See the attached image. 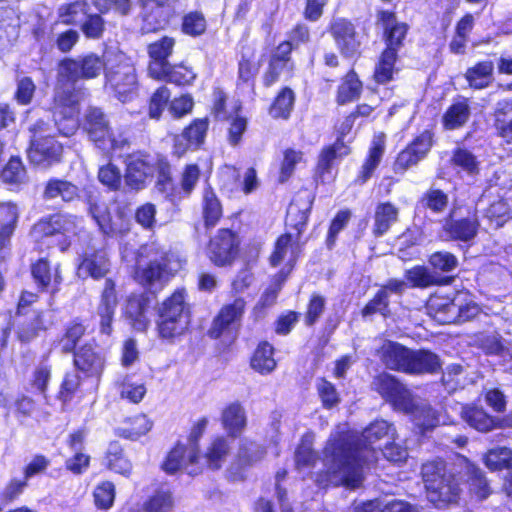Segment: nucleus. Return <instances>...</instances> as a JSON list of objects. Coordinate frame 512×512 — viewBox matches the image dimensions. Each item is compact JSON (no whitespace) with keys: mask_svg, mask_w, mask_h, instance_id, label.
Instances as JSON below:
<instances>
[{"mask_svg":"<svg viewBox=\"0 0 512 512\" xmlns=\"http://www.w3.org/2000/svg\"><path fill=\"white\" fill-rule=\"evenodd\" d=\"M398 219V208L390 202L380 203L375 209L374 233L385 234Z\"/></svg>","mask_w":512,"mask_h":512,"instance_id":"obj_36","label":"nucleus"},{"mask_svg":"<svg viewBox=\"0 0 512 512\" xmlns=\"http://www.w3.org/2000/svg\"><path fill=\"white\" fill-rule=\"evenodd\" d=\"M406 288V283L402 280L392 279L382 287L376 296L365 306L363 315L368 316L374 313H380L383 316L388 314V298L391 293L400 294Z\"/></svg>","mask_w":512,"mask_h":512,"instance_id":"obj_28","label":"nucleus"},{"mask_svg":"<svg viewBox=\"0 0 512 512\" xmlns=\"http://www.w3.org/2000/svg\"><path fill=\"white\" fill-rule=\"evenodd\" d=\"M264 456V450L258 444L243 440L241 442L239 452H238V461L240 465H251L261 460Z\"/></svg>","mask_w":512,"mask_h":512,"instance_id":"obj_60","label":"nucleus"},{"mask_svg":"<svg viewBox=\"0 0 512 512\" xmlns=\"http://www.w3.org/2000/svg\"><path fill=\"white\" fill-rule=\"evenodd\" d=\"M222 425L229 436L235 438L242 433L246 426V414L239 403L228 405L222 412Z\"/></svg>","mask_w":512,"mask_h":512,"instance_id":"obj_33","label":"nucleus"},{"mask_svg":"<svg viewBox=\"0 0 512 512\" xmlns=\"http://www.w3.org/2000/svg\"><path fill=\"white\" fill-rule=\"evenodd\" d=\"M294 102V92L290 88L285 87L276 96L274 102L272 103L269 109V114L271 115V117L275 119H287L291 114Z\"/></svg>","mask_w":512,"mask_h":512,"instance_id":"obj_42","label":"nucleus"},{"mask_svg":"<svg viewBox=\"0 0 512 512\" xmlns=\"http://www.w3.org/2000/svg\"><path fill=\"white\" fill-rule=\"evenodd\" d=\"M373 386L395 410L410 414L412 421L421 432L446 423L429 406L415 402L410 391L390 374L378 375L373 381Z\"/></svg>","mask_w":512,"mask_h":512,"instance_id":"obj_3","label":"nucleus"},{"mask_svg":"<svg viewBox=\"0 0 512 512\" xmlns=\"http://www.w3.org/2000/svg\"><path fill=\"white\" fill-rule=\"evenodd\" d=\"M174 44L175 42L172 38L163 37L149 45L148 53L151 61L148 73L151 77H162L164 75L165 67L169 65L167 58L171 55Z\"/></svg>","mask_w":512,"mask_h":512,"instance_id":"obj_24","label":"nucleus"},{"mask_svg":"<svg viewBox=\"0 0 512 512\" xmlns=\"http://www.w3.org/2000/svg\"><path fill=\"white\" fill-rule=\"evenodd\" d=\"M378 20L384 28L386 49L392 48L397 53V49L402 45V41L406 36L407 25L398 22L395 14L390 11H380L378 13Z\"/></svg>","mask_w":512,"mask_h":512,"instance_id":"obj_26","label":"nucleus"},{"mask_svg":"<svg viewBox=\"0 0 512 512\" xmlns=\"http://www.w3.org/2000/svg\"><path fill=\"white\" fill-rule=\"evenodd\" d=\"M298 252L299 239L291 232H287L277 239L274 251L270 256V263L274 267L283 265L279 274L281 281H284L292 270Z\"/></svg>","mask_w":512,"mask_h":512,"instance_id":"obj_15","label":"nucleus"},{"mask_svg":"<svg viewBox=\"0 0 512 512\" xmlns=\"http://www.w3.org/2000/svg\"><path fill=\"white\" fill-rule=\"evenodd\" d=\"M470 115L466 100L453 103L443 116V124L446 129H456L463 126Z\"/></svg>","mask_w":512,"mask_h":512,"instance_id":"obj_41","label":"nucleus"},{"mask_svg":"<svg viewBox=\"0 0 512 512\" xmlns=\"http://www.w3.org/2000/svg\"><path fill=\"white\" fill-rule=\"evenodd\" d=\"M172 506V497L169 491L160 490L145 501L141 508L131 506L129 512H167Z\"/></svg>","mask_w":512,"mask_h":512,"instance_id":"obj_44","label":"nucleus"},{"mask_svg":"<svg viewBox=\"0 0 512 512\" xmlns=\"http://www.w3.org/2000/svg\"><path fill=\"white\" fill-rule=\"evenodd\" d=\"M78 226L79 220L75 216L57 214L36 223L32 235L36 241L47 239L49 245H56L64 251L77 234Z\"/></svg>","mask_w":512,"mask_h":512,"instance_id":"obj_11","label":"nucleus"},{"mask_svg":"<svg viewBox=\"0 0 512 512\" xmlns=\"http://www.w3.org/2000/svg\"><path fill=\"white\" fill-rule=\"evenodd\" d=\"M201 460L195 445L186 446L179 443L167 454L162 469L169 474L184 470L189 475H195L201 470Z\"/></svg>","mask_w":512,"mask_h":512,"instance_id":"obj_13","label":"nucleus"},{"mask_svg":"<svg viewBox=\"0 0 512 512\" xmlns=\"http://www.w3.org/2000/svg\"><path fill=\"white\" fill-rule=\"evenodd\" d=\"M245 309V301L242 298L235 299L231 304L222 307L218 316L214 319L209 331L213 338L221 337L225 332L235 329Z\"/></svg>","mask_w":512,"mask_h":512,"instance_id":"obj_19","label":"nucleus"},{"mask_svg":"<svg viewBox=\"0 0 512 512\" xmlns=\"http://www.w3.org/2000/svg\"><path fill=\"white\" fill-rule=\"evenodd\" d=\"M462 418L474 429L487 432L494 428L495 421L483 409L477 407H463Z\"/></svg>","mask_w":512,"mask_h":512,"instance_id":"obj_40","label":"nucleus"},{"mask_svg":"<svg viewBox=\"0 0 512 512\" xmlns=\"http://www.w3.org/2000/svg\"><path fill=\"white\" fill-rule=\"evenodd\" d=\"M354 512H418L410 504L401 500H371L357 504Z\"/></svg>","mask_w":512,"mask_h":512,"instance_id":"obj_34","label":"nucleus"},{"mask_svg":"<svg viewBox=\"0 0 512 512\" xmlns=\"http://www.w3.org/2000/svg\"><path fill=\"white\" fill-rule=\"evenodd\" d=\"M154 174V166L146 156L133 154L127 159L125 183L133 190L143 189Z\"/></svg>","mask_w":512,"mask_h":512,"instance_id":"obj_18","label":"nucleus"},{"mask_svg":"<svg viewBox=\"0 0 512 512\" xmlns=\"http://www.w3.org/2000/svg\"><path fill=\"white\" fill-rule=\"evenodd\" d=\"M362 83L358 79L355 72H349L339 86L337 101L340 104H345L356 100L361 92Z\"/></svg>","mask_w":512,"mask_h":512,"instance_id":"obj_47","label":"nucleus"},{"mask_svg":"<svg viewBox=\"0 0 512 512\" xmlns=\"http://www.w3.org/2000/svg\"><path fill=\"white\" fill-rule=\"evenodd\" d=\"M292 70V62L270 59L268 70L263 77L264 84L269 87L280 80L281 77H289Z\"/></svg>","mask_w":512,"mask_h":512,"instance_id":"obj_55","label":"nucleus"},{"mask_svg":"<svg viewBox=\"0 0 512 512\" xmlns=\"http://www.w3.org/2000/svg\"><path fill=\"white\" fill-rule=\"evenodd\" d=\"M445 229L453 239L469 241L474 238L477 233L478 222L475 215H472L461 220L447 223Z\"/></svg>","mask_w":512,"mask_h":512,"instance_id":"obj_38","label":"nucleus"},{"mask_svg":"<svg viewBox=\"0 0 512 512\" xmlns=\"http://www.w3.org/2000/svg\"><path fill=\"white\" fill-rule=\"evenodd\" d=\"M222 216V206L210 187L203 192V217L207 227L214 226Z\"/></svg>","mask_w":512,"mask_h":512,"instance_id":"obj_43","label":"nucleus"},{"mask_svg":"<svg viewBox=\"0 0 512 512\" xmlns=\"http://www.w3.org/2000/svg\"><path fill=\"white\" fill-rule=\"evenodd\" d=\"M121 398L131 403H139L146 394V387L142 382H133L131 378L126 377L119 384Z\"/></svg>","mask_w":512,"mask_h":512,"instance_id":"obj_58","label":"nucleus"},{"mask_svg":"<svg viewBox=\"0 0 512 512\" xmlns=\"http://www.w3.org/2000/svg\"><path fill=\"white\" fill-rule=\"evenodd\" d=\"M397 54L390 48L385 49L375 68L374 77L378 83H386L393 78Z\"/></svg>","mask_w":512,"mask_h":512,"instance_id":"obj_49","label":"nucleus"},{"mask_svg":"<svg viewBox=\"0 0 512 512\" xmlns=\"http://www.w3.org/2000/svg\"><path fill=\"white\" fill-rule=\"evenodd\" d=\"M93 497L97 508L104 510L111 508L115 499L114 484L110 481L97 484L93 491Z\"/></svg>","mask_w":512,"mask_h":512,"instance_id":"obj_56","label":"nucleus"},{"mask_svg":"<svg viewBox=\"0 0 512 512\" xmlns=\"http://www.w3.org/2000/svg\"><path fill=\"white\" fill-rule=\"evenodd\" d=\"M80 386V377L75 372L65 374L58 392V399L64 404H69Z\"/></svg>","mask_w":512,"mask_h":512,"instance_id":"obj_61","label":"nucleus"},{"mask_svg":"<svg viewBox=\"0 0 512 512\" xmlns=\"http://www.w3.org/2000/svg\"><path fill=\"white\" fill-rule=\"evenodd\" d=\"M85 438V431L77 430L71 433L67 439V445L74 454L67 458L65 461V467L75 475H81L86 472L90 464L89 455L82 452Z\"/></svg>","mask_w":512,"mask_h":512,"instance_id":"obj_22","label":"nucleus"},{"mask_svg":"<svg viewBox=\"0 0 512 512\" xmlns=\"http://www.w3.org/2000/svg\"><path fill=\"white\" fill-rule=\"evenodd\" d=\"M309 216V206L300 209L298 205L292 202L287 210L286 224L293 228L295 232H291L297 239H300L301 233L304 231Z\"/></svg>","mask_w":512,"mask_h":512,"instance_id":"obj_52","label":"nucleus"},{"mask_svg":"<svg viewBox=\"0 0 512 512\" xmlns=\"http://www.w3.org/2000/svg\"><path fill=\"white\" fill-rule=\"evenodd\" d=\"M486 218L490 221L491 226L495 228L502 227L504 223L512 218V211L504 200H499L490 205L486 211Z\"/></svg>","mask_w":512,"mask_h":512,"instance_id":"obj_57","label":"nucleus"},{"mask_svg":"<svg viewBox=\"0 0 512 512\" xmlns=\"http://www.w3.org/2000/svg\"><path fill=\"white\" fill-rule=\"evenodd\" d=\"M354 125V116L346 117L337 128L338 138L336 142L329 147L323 149L318 162V171L322 180H326L325 174L330 173L335 162L349 154L350 149L345 142L346 137L351 133Z\"/></svg>","mask_w":512,"mask_h":512,"instance_id":"obj_14","label":"nucleus"},{"mask_svg":"<svg viewBox=\"0 0 512 512\" xmlns=\"http://www.w3.org/2000/svg\"><path fill=\"white\" fill-rule=\"evenodd\" d=\"M106 465L110 470L122 475H128L132 469L130 461L123 456L118 443L109 445L106 454Z\"/></svg>","mask_w":512,"mask_h":512,"instance_id":"obj_48","label":"nucleus"},{"mask_svg":"<svg viewBox=\"0 0 512 512\" xmlns=\"http://www.w3.org/2000/svg\"><path fill=\"white\" fill-rule=\"evenodd\" d=\"M432 146V134L425 131L420 134L405 150L397 157L396 166L406 169L417 164L423 159Z\"/></svg>","mask_w":512,"mask_h":512,"instance_id":"obj_25","label":"nucleus"},{"mask_svg":"<svg viewBox=\"0 0 512 512\" xmlns=\"http://www.w3.org/2000/svg\"><path fill=\"white\" fill-rule=\"evenodd\" d=\"M385 150V135L377 133L374 135L368 157L364 162L358 176L360 183H365L371 178L375 169L378 167Z\"/></svg>","mask_w":512,"mask_h":512,"instance_id":"obj_32","label":"nucleus"},{"mask_svg":"<svg viewBox=\"0 0 512 512\" xmlns=\"http://www.w3.org/2000/svg\"><path fill=\"white\" fill-rule=\"evenodd\" d=\"M74 364L85 376L95 378L98 382L104 370L105 360L92 346L86 345L75 353Z\"/></svg>","mask_w":512,"mask_h":512,"instance_id":"obj_23","label":"nucleus"},{"mask_svg":"<svg viewBox=\"0 0 512 512\" xmlns=\"http://www.w3.org/2000/svg\"><path fill=\"white\" fill-rule=\"evenodd\" d=\"M373 386L395 410L410 414L412 421L421 432L446 423L429 406L415 402L410 391L390 374L378 375L373 381Z\"/></svg>","mask_w":512,"mask_h":512,"instance_id":"obj_4","label":"nucleus"},{"mask_svg":"<svg viewBox=\"0 0 512 512\" xmlns=\"http://www.w3.org/2000/svg\"><path fill=\"white\" fill-rule=\"evenodd\" d=\"M108 53L104 54V60L95 54H88L78 59H65L60 63L53 115L62 135H73L79 126V96L74 92L75 82L79 79L96 78L106 70Z\"/></svg>","mask_w":512,"mask_h":512,"instance_id":"obj_2","label":"nucleus"},{"mask_svg":"<svg viewBox=\"0 0 512 512\" xmlns=\"http://www.w3.org/2000/svg\"><path fill=\"white\" fill-rule=\"evenodd\" d=\"M492 71L493 64L491 62H481L467 71L466 78L470 86L481 89L490 83Z\"/></svg>","mask_w":512,"mask_h":512,"instance_id":"obj_51","label":"nucleus"},{"mask_svg":"<svg viewBox=\"0 0 512 512\" xmlns=\"http://www.w3.org/2000/svg\"><path fill=\"white\" fill-rule=\"evenodd\" d=\"M78 195V188L70 182L53 179L50 180L44 192L47 199L61 198L63 201H72Z\"/></svg>","mask_w":512,"mask_h":512,"instance_id":"obj_45","label":"nucleus"},{"mask_svg":"<svg viewBox=\"0 0 512 512\" xmlns=\"http://www.w3.org/2000/svg\"><path fill=\"white\" fill-rule=\"evenodd\" d=\"M228 453V443L224 437H217L209 447L206 455L205 462L208 467L216 470L219 469Z\"/></svg>","mask_w":512,"mask_h":512,"instance_id":"obj_53","label":"nucleus"},{"mask_svg":"<svg viewBox=\"0 0 512 512\" xmlns=\"http://www.w3.org/2000/svg\"><path fill=\"white\" fill-rule=\"evenodd\" d=\"M273 353L274 349L268 342L260 343L251 358V367L260 374H269L276 367Z\"/></svg>","mask_w":512,"mask_h":512,"instance_id":"obj_37","label":"nucleus"},{"mask_svg":"<svg viewBox=\"0 0 512 512\" xmlns=\"http://www.w3.org/2000/svg\"><path fill=\"white\" fill-rule=\"evenodd\" d=\"M379 355L389 369L410 374L434 372L440 367L437 355L425 350L411 351L391 341L382 345Z\"/></svg>","mask_w":512,"mask_h":512,"instance_id":"obj_7","label":"nucleus"},{"mask_svg":"<svg viewBox=\"0 0 512 512\" xmlns=\"http://www.w3.org/2000/svg\"><path fill=\"white\" fill-rule=\"evenodd\" d=\"M150 300L147 295H131L125 307V315L137 331H145L150 325Z\"/></svg>","mask_w":512,"mask_h":512,"instance_id":"obj_21","label":"nucleus"},{"mask_svg":"<svg viewBox=\"0 0 512 512\" xmlns=\"http://www.w3.org/2000/svg\"><path fill=\"white\" fill-rule=\"evenodd\" d=\"M480 307L468 291H458L452 297L435 293L427 302L430 317L440 324L462 323L475 318Z\"/></svg>","mask_w":512,"mask_h":512,"instance_id":"obj_6","label":"nucleus"},{"mask_svg":"<svg viewBox=\"0 0 512 512\" xmlns=\"http://www.w3.org/2000/svg\"><path fill=\"white\" fill-rule=\"evenodd\" d=\"M452 161L456 167L460 168L461 171L467 173L468 175H474L478 173V162L475 156L468 150H456Z\"/></svg>","mask_w":512,"mask_h":512,"instance_id":"obj_62","label":"nucleus"},{"mask_svg":"<svg viewBox=\"0 0 512 512\" xmlns=\"http://www.w3.org/2000/svg\"><path fill=\"white\" fill-rule=\"evenodd\" d=\"M62 145L53 137H37L34 134L28 150L30 162L36 166L47 168L60 160Z\"/></svg>","mask_w":512,"mask_h":512,"instance_id":"obj_17","label":"nucleus"},{"mask_svg":"<svg viewBox=\"0 0 512 512\" xmlns=\"http://www.w3.org/2000/svg\"><path fill=\"white\" fill-rule=\"evenodd\" d=\"M182 268V261L156 243L145 244L137 252L134 277L142 285L162 284Z\"/></svg>","mask_w":512,"mask_h":512,"instance_id":"obj_5","label":"nucleus"},{"mask_svg":"<svg viewBox=\"0 0 512 512\" xmlns=\"http://www.w3.org/2000/svg\"><path fill=\"white\" fill-rule=\"evenodd\" d=\"M32 275L35 282L42 288L55 292L62 282L59 265L50 266L46 259H40L32 265Z\"/></svg>","mask_w":512,"mask_h":512,"instance_id":"obj_29","label":"nucleus"},{"mask_svg":"<svg viewBox=\"0 0 512 512\" xmlns=\"http://www.w3.org/2000/svg\"><path fill=\"white\" fill-rule=\"evenodd\" d=\"M334 39L345 55H352L358 48L353 25L345 19H336L331 27Z\"/></svg>","mask_w":512,"mask_h":512,"instance_id":"obj_30","label":"nucleus"},{"mask_svg":"<svg viewBox=\"0 0 512 512\" xmlns=\"http://www.w3.org/2000/svg\"><path fill=\"white\" fill-rule=\"evenodd\" d=\"M397 431L393 424L385 420H376L367 426L357 443L348 444L347 437L331 435L323 452V459L317 458L312 449L313 435L306 434L295 452L297 469L322 466L325 474L318 475L320 485L332 484L347 488H358L364 480V469L376 459L374 445L382 440H395Z\"/></svg>","mask_w":512,"mask_h":512,"instance_id":"obj_1","label":"nucleus"},{"mask_svg":"<svg viewBox=\"0 0 512 512\" xmlns=\"http://www.w3.org/2000/svg\"><path fill=\"white\" fill-rule=\"evenodd\" d=\"M486 467L492 471L512 467V451L507 447H498L489 450L484 456Z\"/></svg>","mask_w":512,"mask_h":512,"instance_id":"obj_50","label":"nucleus"},{"mask_svg":"<svg viewBox=\"0 0 512 512\" xmlns=\"http://www.w3.org/2000/svg\"><path fill=\"white\" fill-rule=\"evenodd\" d=\"M158 334L163 339H172L185 333L190 323L186 292L177 289L159 307Z\"/></svg>","mask_w":512,"mask_h":512,"instance_id":"obj_8","label":"nucleus"},{"mask_svg":"<svg viewBox=\"0 0 512 512\" xmlns=\"http://www.w3.org/2000/svg\"><path fill=\"white\" fill-rule=\"evenodd\" d=\"M84 129L90 139L104 153H116L127 144L122 132L114 131L100 109L90 108L85 116Z\"/></svg>","mask_w":512,"mask_h":512,"instance_id":"obj_12","label":"nucleus"},{"mask_svg":"<svg viewBox=\"0 0 512 512\" xmlns=\"http://www.w3.org/2000/svg\"><path fill=\"white\" fill-rule=\"evenodd\" d=\"M89 10L86 0H77L59 7L58 17L64 24H76L87 15Z\"/></svg>","mask_w":512,"mask_h":512,"instance_id":"obj_46","label":"nucleus"},{"mask_svg":"<svg viewBox=\"0 0 512 512\" xmlns=\"http://www.w3.org/2000/svg\"><path fill=\"white\" fill-rule=\"evenodd\" d=\"M156 80L168 81L170 83L184 86L190 85L196 78V73L191 67L184 64L179 65H167L165 67V73L162 77H153Z\"/></svg>","mask_w":512,"mask_h":512,"instance_id":"obj_39","label":"nucleus"},{"mask_svg":"<svg viewBox=\"0 0 512 512\" xmlns=\"http://www.w3.org/2000/svg\"><path fill=\"white\" fill-rule=\"evenodd\" d=\"M237 251V236L231 230L222 229L211 239L208 256L215 265L224 266L235 259Z\"/></svg>","mask_w":512,"mask_h":512,"instance_id":"obj_16","label":"nucleus"},{"mask_svg":"<svg viewBox=\"0 0 512 512\" xmlns=\"http://www.w3.org/2000/svg\"><path fill=\"white\" fill-rule=\"evenodd\" d=\"M117 303L115 283L111 279H106L97 308V316L100 318V332L102 334L110 335L112 332V321Z\"/></svg>","mask_w":512,"mask_h":512,"instance_id":"obj_20","label":"nucleus"},{"mask_svg":"<svg viewBox=\"0 0 512 512\" xmlns=\"http://www.w3.org/2000/svg\"><path fill=\"white\" fill-rule=\"evenodd\" d=\"M110 262L104 250L86 252L78 266V275L86 278L88 276L99 279L109 271Z\"/></svg>","mask_w":512,"mask_h":512,"instance_id":"obj_27","label":"nucleus"},{"mask_svg":"<svg viewBox=\"0 0 512 512\" xmlns=\"http://www.w3.org/2000/svg\"><path fill=\"white\" fill-rule=\"evenodd\" d=\"M106 87L115 97L125 103L132 99L137 90V77L131 61L123 53L106 55Z\"/></svg>","mask_w":512,"mask_h":512,"instance_id":"obj_10","label":"nucleus"},{"mask_svg":"<svg viewBox=\"0 0 512 512\" xmlns=\"http://www.w3.org/2000/svg\"><path fill=\"white\" fill-rule=\"evenodd\" d=\"M91 214L100 230L106 235H123L129 230V223L122 217H118L116 221L112 222L104 205H93Z\"/></svg>","mask_w":512,"mask_h":512,"instance_id":"obj_31","label":"nucleus"},{"mask_svg":"<svg viewBox=\"0 0 512 512\" xmlns=\"http://www.w3.org/2000/svg\"><path fill=\"white\" fill-rule=\"evenodd\" d=\"M1 177L4 182L11 185H17L24 182L26 171L21 160L17 157H12L4 167Z\"/></svg>","mask_w":512,"mask_h":512,"instance_id":"obj_59","label":"nucleus"},{"mask_svg":"<svg viewBox=\"0 0 512 512\" xmlns=\"http://www.w3.org/2000/svg\"><path fill=\"white\" fill-rule=\"evenodd\" d=\"M153 423L144 414H138L127 419L121 427L118 428V434L124 438L137 440L146 435L152 429Z\"/></svg>","mask_w":512,"mask_h":512,"instance_id":"obj_35","label":"nucleus"},{"mask_svg":"<svg viewBox=\"0 0 512 512\" xmlns=\"http://www.w3.org/2000/svg\"><path fill=\"white\" fill-rule=\"evenodd\" d=\"M422 479L427 499L436 507H442L456 500L460 488L452 474H447L441 461L423 464Z\"/></svg>","mask_w":512,"mask_h":512,"instance_id":"obj_9","label":"nucleus"},{"mask_svg":"<svg viewBox=\"0 0 512 512\" xmlns=\"http://www.w3.org/2000/svg\"><path fill=\"white\" fill-rule=\"evenodd\" d=\"M503 111V118L498 116L497 127L500 131L501 137L508 143L512 144V100L506 102L501 108Z\"/></svg>","mask_w":512,"mask_h":512,"instance_id":"obj_64","label":"nucleus"},{"mask_svg":"<svg viewBox=\"0 0 512 512\" xmlns=\"http://www.w3.org/2000/svg\"><path fill=\"white\" fill-rule=\"evenodd\" d=\"M51 379V366L47 363L37 365L29 379V385L34 392L46 397V391Z\"/></svg>","mask_w":512,"mask_h":512,"instance_id":"obj_54","label":"nucleus"},{"mask_svg":"<svg viewBox=\"0 0 512 512\" xmlns=\"http://www.w3.org/2000/svg\"><path fill=\"white\" fill-rule=\"evenodd\" d=\"M182 29L191 36L201 35L206 30V20L201 13L191 12L184 17Z\"/></svg>","mask_w":512,"mask_h":512,"instance_id":"obj_63","label":"nucleus"}]
</instances>
